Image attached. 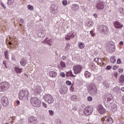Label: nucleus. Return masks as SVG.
<instances>
[{
  "label": "nucleus",
  "mask_w": 124,
  "mask_h": 124,
  "mask_svg": "<svg viewBox=\"0 0 124 124\" xmlns=\"http://www.w3.org/2000/svg\"><path fill=\"white\" fill-rule=\"evenodd\" d=\"M60 65L62 67V68H65L66 65L64 62L61 61L60 62Z\"/></svg>",
  "instance_id": "nucleus-29"
},
{
  "label": "nucleus",
  "mask_w": 124,
  "mask_h": 124,
  "mask_svg": "<svg viewBox=\"0 0 124 124\" xmlns=\"http://www.w3.org/2000/svg\"><path fill=\"white\" fill-rule=\"evenodd\" d=\"M93 111V108L92 106L86 107L83 110L85 116H90Z\"/></svg>",
  "instance_id": "nucleus-5"
},
{
  "label": "nucleus",
  "mask_w": 124,
  "mask_h": 124,
  "mask_svg": "<svg viewBox=\"0 0 124 124\" xmlns=\"http://www.w3.org/2000/svg\"><path fill=\"white\" fill-rule=\"evenodd\" d=\"M70 90L71 92H73L74 91V88L72 86H71L70 88Z\"/></svg>",
  "instance_id": "nucleus-50"
},
{
  "label": "nucleus",
  "mask_w": 124,
  "mask_h": 124,
  "mask_svg": "<svg viewBox=\"0 0 124 124\" xmlns=\"http://www.w3.org/2000/svg\"><path fill=\"white\" fill-rule=\"evenodd\" d=\"M66 85H68L69 86H71V82H70V81L67 80L66 81Z\"/></svg>",
  "instance_id": "nucleus-42"
},
{
  "label": "nucleus",
  "mask_w": 124,
  "mask_h": 124,
  "mask_svg": "<svg viewBox=\"0 0 124 124\" xmlns=\"http://www.w3.org/2000/svg\"><path fill=\"white\" fill-rule=\"evenodd\" d=\"M16 104H17V105H19V104H20V101L19 100L16 101Z\"/></svg>",
  "instance_id": "nucleus-57"
},
{
  "label": "nucleus",
  "mask_w": 124,
  "mask_h": 124,
  "mask_svg": "<svg viewBox=\"0 0 124 124\" xmlns=\"http://www.w3.org/2000/svg\"><path fill=\"white\" fill-rule=\"evenodd\" d=\"M41 91V87L40 86H36V89H35V92L37 93H39Z\"/></svg>",
  "instance_id": "nucleus-19"
},
{
  "label": "nucleus",
  "mask_w": 124,
  "mask_h": 124,
  "mask_svg": "<svg viewBox=\"0 0 124 124\" xmlns=\"http://www.w3.org/2000/svg\"><path fill=\"white\" fill-rule=\"evenodd\" d=\"M121 62V59H118L117 61V63H118V64H120Z\"/></svg>",
  "instance_id": "nucleus-47"
},
{
  "label": "nucleus",
  "mask_w": 124,
  "mask_h": 124,
  "mask_svg": "<svg viewBox=\"0 0 124 124\" xmlns=\"http://www.w3.org/2000/svg\"><path fill=\"white\" fill-rule=\"evenodd\" d=\"M113 76L115 78H117L118 77V73L115 72L113 74Z\"/></svg>",
  "instance_id": "nucleus-43"
},
{
  "label": "nucleus",
  "mask_w": 124,
  "mask_h": 124,
  "mask_svg": "<svg viewBox=\"0 0 124 124\" xmlns=\"http://www.w3.org/2000/svg\"><path fill=\"white\" fill-rule=\"evenodd\" d=\"M95 6L98 10H102L104 8V2L99 1L97 3Z\"/></svg>",
  "instance_id": "nucleus-10"
},
{
  "label": "nucleus",
  "mask_w": 124,
  "mask_h": 124,
  "mask_svg": "<svg viewBox=\"0 0 124 124\" xmlns=\"http://www.w3.org/2000/svg\"><path fill=\"white\" fill-rule=\"evenodd\" d=\"M73 110H74V111H76V110H77V108H76V107L73 108Z\"/></svg>",
  "instance_id": "nucleus-59"
},
{
  "label": "nucleus",
  "mask_w": 124,
  "mask_h": 124,
  "mask_svg": "<svg viewBox=\"0 0 124 124\" xmlns=\"http://www.w3.org/2000/svg\"><path fill=\"white\" fill-rule=\"evenodd\" d=\"M12 59L14 61V60H15V56H12Z\"/></svg>",
  "instance_id": "nucleus-60"
},
{
  "label": "nucleus",
  "mask_w": 124,
  "mask_h": 124,
  "mask_svg": "<svg viewBox=\"0 0 124 124\" xmlns=\"http://www.w3.org/2000/svg\"><path fill=\"white\" fill-rule=\"evenodd\" d=\"M57 75V72L55 71H51L49 72V76L52 78H55Z\"/></svg>",
  "instance_id": "nucleus-17"
},
{
  "label": "nucleus",
  "mask_w": 124,
  "mask_h": 124,
  "mask_svg": "<svg viewBox=\"0 0 124 124\" xmlns=\"http://www.w3.org/2000/svg\"><path fill=\"white\" fill-rule=\"evenodd\" d=\"M15 71H16V73H21V72H22V69H20L17 67H16L15 68Z\"/></svg>",
  "instance_id": "nucleus-30"
},
{
  "label": "nucleus",
  "mask_w": 124,
  "mask_h": 124,
  "mask_svg": "<svg viewBox=\"0 0 124 124\" xmlns=\"http://www.w3.org/2000/svg\"><path fill=\"white\" fill-rule=\"evenodd\" d=\"M72 9H73V10H75L76 11H78V9H79V7L76 5H73Z\"/></svg>",
  "instance_id": "nucleus-22"
},
{
  "label": "nucleus",
  "mask_w": 124,
  "mask_h": 124,
  "mask_svg": "<svg viewBox=\"0 0 124 124\" xmlns=\"http://www.w3.org/2000/svg\"><path fill=\"white\" fill-rule=\"evenodd\" d=\"M1 5L2 7H3V8L5 9V8H6V7L5 6V5H4V4H3V3L1 2Z\"/></svg>",
  "instance_id": "nucleus-48"
},
{
  "label": "nucleus",
  "mask_w": 124,
  "mask_h": 124,
  "mask_svg": "<svg viewBox=\"0 0 124 124\" xmlns=\"http://www.w3.org/2000/svg\"><path fill=\"white\" fill-rule=\"evenodd\" d=\"M49 115H50V116H53V115H54V111L53 110H49Z\"/></svg>",
  "instance_id": "nucleus-41"
},
{
  "label": "nucleus",
  "mask_w": 124,
  "mask_h": 124,
  "mask_svg": "<svg viewBox=\"0 0 124 124\" xmlns=\"http://www.w3.org/2000/svg\"><path fill=\"white\" fill-rule=\"evenodd\" d=\"M118 68H119V66H117V65L113 66V68H112L113 70H117V69H118Z\"/></svg>",
  "instance_id": "nucleus-38"
},
{
  "label": "nucleus",
  "mask_w": 124,
  "mask_h": 124,
  "mask_svg": "<svg viewBox=\"0 0 124 124\" xmlns=\"http://www.w3.org/2000/svg\"><path fill=\"white\" fill-rule=\"evenodd\" d=\"M74 35H73V33H72V34H70V33H69L68 34L66 35L65 36V39L66 40H70V39H71V38H74Z\"/></svg>",
  "instance_id": "nucleus-16"
},
{
  "label": "nucleus",
  "mask_w": 124,
  "mask_h": 124,
  "mask_svg": "<svg viewBox=\"0 0 124 124\" xmlns=\"http://www.w3.org/2000/svg\"><path fill=\"white\" fill-rule=\"evenodd\" d=\"M62 59H63V60H66V57L65 56H63L62 57Z\"/></svg>",
  "instance_id": "nucleus-55"
},
{
  "label": "nucleus",
  "mask_w": 124,
  "mask_h": 124,
  "mask_svg": "<svg viewBox=\"0 0 124 124\" xmlns=\"http://www.w3.org/2000/svg\"><path fill=\"white\" fill-rule=\"evenodd\" d=\"M104 86L105 87L106 89H108V88H109V84L107 82L104 83Z\"/></svg>",
  "instance_id": "nucleus-37"
},
{
  "label": "nucleus",
  "mask_w": 124,
  "mask_h": 124,
  "mask_svg": "<svg viewBox=\"0 0 124 124\" xmlns=\"http://www.w3.org/2000/svg\"><path fill=\"white\" fill-rule=\"evenodd\" d=\"M30 101L34 107H40V105H41V101L37 97L31 98Z\"/></svg>",
  "instance_id": "nucleus-2"
},
{
  "label": "nucleus",
  "mask_w": 124,
  "mask_h": 124,
  "mask_svg": "<svg viewBox=\"0 0 124 124\" xmlns=\"http://www.w3.org/2000/svg\"><path fill=\"white\" fill-rule=\"evenodd\" d=\"M113 25L116 29H122L124 27V25L118 21H115Z\"/></svg>",
  "instance_id": "nucleus-13"
},
{
  "label": "nucleus",
  "mask_w": 124,
  "mask_h": 124,
  "mask_svg": "<svg viewBox=\"0 0 124 124\" xmlns=\"http://www.w3.org/2000/svg\"><path fill=\"white\" fill-rule=\"evenodd\" d=\"M3 64L5 65V67H6V64H5V62H3Z\"/></svg>",
  "instance_id": "nucleus-64"
},
{
  "label": "nucleus",
  "mask_w": 124,
  "mask_h": 124,
  "mask_svg": "<svg viewBox=\"0 0 124 124\" xmlns=\"http://www.w3.org/2000/svg\"><path fill=\"white\" fill-rule=\"evenodd\" d=\"M99 32L102 34H107V33L109 32V29L107 26L101 25L100 26Z\"/></svg>",
  "instance_id": "nucleus-8"
},
{
  "label": "nucleus",
  "mask_w": 124,
  "mask_h": 124,
  "mask_svg": "<svg viewBox=\"0 0 124 124\" xmlns=\"http://www.w3.org/2000/svg\"><path fill=\"white\" fill-rule=\"evenodd\" d=\"M118 71L119 73H123V72L124 71V69L122 68H120L118 69Z\"/></svg>",
  "instance_id": "nucleus-44"
},
{
  "label": "nucleus",
  "mask_w": 124,
  "mask_h": 124,
  "mask_svg": "<svg viewBox=\"0 0 124 124\" xmlns=\"http://www.w3.org/2000/svg\"><path fill=\"white\" fill-rule=\"evenodd\" d=\"M28 123L29 124H34L37 123V118L35 117L31 116L28 118Z\"/></svg>",
  "instance_id": "nucleus-11"
},
{
  "label": "nucleus",
  "mask_w": 124,
  "mask_h": 124,
  "mask_svg": "<svg viewBox=\"0 0 124 124\" xmlns=\"http://www.w3.org/2000/svg\"><path fill=\"white\" fill-rule=\"evenodd\" d=\"M60 76H61V77H65V74H64V73L63 72H61L60 73Z\"/></svg>",
  "instance_id": "nucleus-39"
},
{
  "label": "nucleus",
  "mask_w": 124,
  "mask_h": 124,
  "mask_svg": "<svg viewBox=\"0 0 124 124\" xmlns=\"http://www.w3.org/2000/svg\"><path fill=\"white\" fill-rule=\"evenodd\" d=\"M9 88V84L8 82H4L0 83V92H4Z\"/></svg>",
  "instance_id": "nucleus-7"
},
{
  "label": "nucleus",
  "mask_w": 124,
  "mask_h": 124,
  "mask_svg": "<svg viewBox=\"0 0 124 124\" xmlns=\"http://www.w3.org/2000/svg\"><path fill=\"white\" fill-rule=\"evenodd\" d=\"M90 33L91 34L92 36H94L95 34H94V33H93V31H90Z\"/></svg>",
  "instance_id": "nucleus-49"
},
{
  "label": "nucleus",
  "mask_w": 124,
  "mask_h": 124,
  "mask_svg": "<svg viewBox=\"0 0 124 124\" xmlns=\"http://www.w3.org/2000/svg\"><path fill=\"white\" fill-rule=\"evenodd\" d=\"M8 44H9V45H12V43H11V42H9L8 43Z\"/></svg>",
  "instance_id": "nucleus-63"
},
{
  "label": "nucleus",
  "mask_w": 124,
  "mask_h": 124,
  "mask_svg": "<svg viewBox=\"0 0 124 124\" xmlns=\"http://www.w3.org/2000/svg\"><path fill=\"white\" fill-rule=\"evenodd\" d=\"M88 90L90 93L92 95L97 93V88H96L95 84L93 83L89 85Z\"/></svg>",
  "instance_id": "nucleus-3"
},
{
  "label": "nucleus",
  "mask_w": 124,
  "mask_h": 124,
  "mask_svg": "<svg viewBox=\"0 0 124 124\" xmlns=\"http://www.w3.org/2000/svg\"><path fill=\"white\" fill-rule=\"evenodd\" d=\"M83 70V66L80 64H76L73 67V70L75 74H79Z\"/></svg>",
  "instance_id": "nucleus-4"
},
{
  "label": "nucleus",
  "mask_w": 124,
  "mask_h": 124,
  "mask_svg": "<svg viewBox=\"0 0 124 124\" xmlns=\"http://www.w3.org/2000/svg\"><path fill=\"white\" fill-rule=\"evenodd\" d=\"M20 21L21 23H22V24H23V23H24V20H23V19L20 18Z\"/></svg>",
  "instance_id": "nucleus-56"
},
{
  "label": "nucleus",
  "mask_w": 124,
  "mask_h": 124,
  "mask_svg": "<svg viewBox=\"0 0 124 124\" xmlns=\"http://www.w3.org/2000/svg\"><path fill=\"white\" fill-rule=\"evenodd\" d=\"M62 3L64 6L66 5V4H67V0H63L62 1Z\"/></svg>",
  "instance_id": "nucleus-40"
},
{
  "label": "nucleus",
  "mask_w": 124,
  "mask_h": 124,
  "mask_svg": "<svg viewBox=\"0 0 124 124\" xmlns=\"http://www.w3.org/2000/svg\"><path fill=\"white\" fill-rule=\"evenodd\" d=\"M109 50L111 51V52H114L115 51V46L111 45L110 46H109Z\"/></svg>",
  "instance_id": "nucleus-27"
},
{
  "label": "nucleus",
  "mask_w": 124,
  "mask_h": 124,
  "mask_svg": "<svg viewBox=\"0 0 124 124\" xmlns=\"http://www.w3.org/2000/svg\"><path fill=\"white\" fill-rule=\"evenodd\" d=\"M27 7H28L29 10H30V11L33 10V6H31V5H28L27 6Z\"/></svg>",
  "instance_id": "nucleus-33"
},
{
  "label": "nucleus",
  "mask_w": 124,
  "mask_h": 124,
  "mask_svg": "<svg viewBox=\"0 0 124 124\" xmlns=\"http://www.w3.org/2000/svg\"><path fill=\"white\" fill-rule=\"evenodd\" d=\"M70 47V44H67L66 46L65 49H69Z\"/></svg>",
  "instance_id": "nucleus-45"
},
{
  "label": "nucleus",
  "mask_w": 124,
  "mask_h": 124,
  "mask_svg": "<svg viewBox=\"0 0 124 124\" xmlns=\"http://www.w3.org/2000/svg\"><path fill=\"white\" fill-rule=\"evenodd\" d=\"M71 99L73 101H76V100H77V96L75 95H73L71 97Z\"/></svg>",
  "instance_id": "nucleus-28"
},
{
  "label": "nucleus",
  "mask_w": 124,
  "mask_h": 124,
  "mask_svg": "<svg viewBox=\"0 0 124 124\" xmlns=\"http://www.w3.org/2000/svg\"><path fill=\"white\" fill-rule=\"evenodd\" d=\"M93 16H94V17H95V18H97V14H96V13L93 14Z\"/></svg>",
  "instance_id": "nucleus-54"
},
{
  "label": "nucleus",
  "mask_w": 124,
  "mask_h": 124,
  "mask_svg": "<svg viewBox=\"0 0 124 124\" xmlns=\"http://www.w3.org/2000/svg\"><path fill=\"white\" fill-rule=\"evenodd\" d=\"M20 64L22 66H25L27 64V60H25L24 58H22L20 61Z\"/></svg>",
  "instance_id": "nucleus-18"
},
{
  "label": "nucleus",
  "mask_w": 124,
  "mask_h": 124,
  "mask_svg": "<svg viewBox=\"0 0 124 124\" xmlns=\"http://www.w3.org/2000/svg\"><path fill=\"white\" fill-rule=\"evenodd\" d=\"M120 14H124V9L122 8L119 9Z\"/></svg>",
  "instance_id": "nucleus-34"
},
{
  "label": "nucleus",
  "mask_w": 124,
  "mask_h": 124,
  "mask_svg": "<svg viewBox=\"0 0 124 124\" xmlns=\"http://www.w3.org/2000/svg\"><path fill=\"white\" fill-rule=\"evenodd\" d=\"M102 121L103 122V124H113V119L112 117H111V116H108L105 118H102Z\"/></svg>",
  "instance_id": "nucleus-9"
},
{
  "label": "nucleus",
  "mask_w": 124,
  "mask_h": 124,
  "mask_svg": "<svg viewBox=\"0 0 124 124\" xmlns=\"http://www.w3.org/2000/svg\"><path fill=\"white\" fill-rule=\"evenodd\" d=\"M111 96V94H105L103 97H108L107 98V101H111L112 98L110 97Z\"/></svg>",
  "instance_id": "nucleus-20"
},
{
  "label": "nucleus",
  "mask_w": 124,
  "mask_h": 124,
  "mask_svg": "<svg viewBox=\"0 0 124 124\" xmlns=\"http://www.w3.org/2000/svg\"><path fill=\"white\" fill-rule=\"evenodd\" d=\"M42 105L44 107H45V108H47V105L45 103H42Z\"/></svg>",
  "instance_id": "nucleus-51"
},
{
  "label": "nucleus",
  "mask_w": 124,
  "mask_h": 124,
  "mask_svg": "<svg viewBox=\"0 0 124 124\" xmlns=\"http://www.w3.org/2000/svg\"><path fill=\"white\" fill-rule=\"evenodd\" d=\"M110 62L111 63H115V62H116V57L111 56L110 57Z\"/></svg>",
  "instance_id": "nucleus-21"
},
{
  "label": "nucleus",
  "mask_w": 124,
  "mask_h": 124,
  "mask_svg": "<svg viewBox=\"0 0 124 124\" xmlns=\"http://www.w3.org/2000/svg\"><path fill=\"white\" fill-rule=\"evenodd\" d=\"M1 103L3 106H4V107H6L9 104L8 103V99L7 98V97L5 96H3L1 100Z\"/></svg>",
  "instance_id": "nucleus-12"
},
{
  "label": "nucleus",
  "mask_w": 124,
  "mask_h": 124,
  "mask_svg": "<svg viewBox=\"0 0 124 124\" xmlns=\"http://www.w3.org/2000/svg\"><path fill=\"white\" fill-rule=\"evenodd\" d=\"M85 47V45L83 43H78V48L79 49H83Z\"/></svg>",
  "instance_id": "nucleus-25"
},
{
  "label": "nucleus",
  "mask_w": 124,
  "mask_h": 124,
  "mask_svg": "<svg viewBox=\"0 0 124 124\" xmlns=\"http://www.w3.org/2000/svg\"><path fill=\"white\" fill-rule=\"evenodd\" d=\"M120 45H124V42L121 41L120 43Z\"/></svg>",
  "instance_id": "nucleus-58"
},
{
  "label": "nucleus",
  "mask_w": 124,
  "mask_h": 124,
  "mask_svg": "<svg viewBox=\"0 0 124 124\" xmlns=\"http://www.w3.org/2000/svg\"><path fill=\"white\" fill-rule=\"evenodd\" d=\"M18 96L20 100H23L24 98L28 99L30 96V92L27 89H23L20 91Z\"/></svg>",
  "instance_id": "nucleus-1"
},
{
  "label": "nucleus",
  "mask_w": 124,
  "mask_h": 124,
  "mask_svg": "<svg viewBox=\"0 0 124 124\" xmlns=\"http://www.w3.org/2000/svg\"><path fill=\"white\" fill-rule=\"evenodd\" d=\"M121 102L122 104H124V95L121 98Z\"/></svg>",
  "instance_id": "nucleus-46"
},
{
  "label": "nucleus",
  "mask_w": 124,
  "mask_h": 124,
  "mask_svg": "<svg viewBox=\"0 0 124 124\" xmlns=\"http://www.w3.org/2000/svg\"><path fill=\"white\" fill-rule=\"evenodd\" d=\"M15 1V0H8L7 4L8 5H12Z\"/></svg>",
  "instance_id": "nucleus-26"
},
{
  "label": "nucleus",
  "mask_w": 124,
  "mask_h": 124,
  "mask_svg": "<svg viewBox=\"0 0 124 124\" xmlns=\"http://www.w3.org/2000/svg\"><path fill=\"white\" fill-rule=\"evenodd\" d=\"M97 110H98V112L100 113V114H104V113L106 112V110H105V109H104V108H103V107H102L100 105H99L98 106Z\"/></svg>",
  "instance_id": "nucleus-14"
},
{
  "label": "nucleus",
  "mask_w": 124,
  "mask_h": 124,
  "mask_svg": "<svg viewBox=\"0 0 124 124\" xmlns=\"http://www.w3.org/2000/svg\"><path fill=\"white\" fill-rule=\"evenodd\" d=\"M94 62H96L98 65H101V66L103 65V61L101 58H96L94 60Z\"/></svg>",
  "instance_id": "nucleus-15"
},
{
  "label": "nucleus",
  "mask_w": 124,
  "mask_h": 124,
  "mask_svg": "<svg viewBox=\"0 0 124 124\" xmlns=\"http://www.w3.org/2000/svg\"><path fill=\"white\" fill-rule=\"evenodd\" d=\"M106 68H107V69H109V70H110V69H111V68H112V66L108 65V66H107Z\"/></svg>",
  "instance_id": "nucleus-52"
},
{
  "label": "nucleus",
  "mask_w": 124,
  "mask_h": 124,
  "mask_svg": "<svg viewBox=\"0 0 124 124\" xmlns=\"http://www.w3.org/2000/svg\"><path fill=\"white\" fill-rule=\"evenodd\" d=\"M4 56L5 57V58L7 60H8V59H9V57H8V51H7V50L5 51V52H4Z\"/></svg>",
  "instance_id": "nucleus-32"
},
{
  "label": "nucleus",
  "mask_w": 124,
  "mask_h": 124,
  "mask_svg": "<svg viewBox=\"0 0 124 124\" xmlns=\"http://www.w3.org/2000/svg\"><path fill=\"white\" fill-rule=\"evenodd\" d=\"M87 101L89 102L93 101V97L92 96L87 97Z\"/></svg>",
  "instance_id": "nucleus-36"
},
{
  "label": "nucleus",
  "mask_w": 124,
  "mask_h": 124,
  "mask_svg": "<svg viewBox=\"0 0 124 124\" xmlns=\"http://www.w3.org/2000/svg\"><path fill=\"white\" fill-rule=\"evenodd\" d=\"M17 43H18V42L15 40V42L14 43H13V45H14V46L17 45Z\"/></svg>",
  "instance_id": "nucleus-53"
},
{
  "label": "nucleus",
  "mask_w": 124,
  "mask_h": 124,
  "mask_svg": "<svg viewBox=\"0 0 124 124\" xmlns=\"http://www.w3.org/2000/svg\"><path fill=\"white\" fill-rule=\"evenodd\" d=\"M119 82L120 83H124V76L122 75L120 76L119 78Z\"/></svg>",
  "instance_id": "nucleus-23"
},
{
  "label": "nucleus",
  "mask_w": 124,
  "mask_h": 124,
  "mask_svg": "<svg viewBox=\"0 0 124 124\" xmlns=\"http://www.w3.org/2000/svg\"><path fill=\"white\" fill-rule=\"evenodd\" d=\"M84 75L86 78H90L91 77V74L88 71H86Z\"/></svg>",
  "instance_id": "nucleus-24"
},
{
  "label": "nucleus",
  "mask_w": 124,
  "mask_h": 124,
  "mask_svg": "<svg viewBox=\"0 0 124 124\" xmlns=\"http://www.w3.org/2000/svg\"><path fill=\"white\" fill-rule=\"evenodd\" d=\"M119 91H120V89L119 88V87H116L115 88H114V92H115V93H118Z\"/></svg>",
  "instance_id": "nucleus-35"
},
{
  "label": "nucleus",
  "mask_w": 124,
  "mask_h": 124,
  "mask_svg": "<svg viewBox=\"0 0 124 124\" xmlns=\"http://www.w3.org/2000/svg\"><path fill=\"white\" fill-rule=\"evenodd\" d=\"M121 91H122V92H124V87L121 88Z\"/></svg>",
  "instance_id": "nucleus-61"
},
{
  "label": "nucleus",
  "mask_w": 124,
  "mask_h": 124,
  "mask_svg": "<svg viewBox=\"0 0 124 124\" xmlns=\"http://www.w3.org/2000/svg\"><path fill=\"white\" fill-rule=\"evenodd\" d=\"M9 40H10V37L6 39V41H9Z\"/></svg>",
  "instance_id": "nucleus-62"
},
{
  "label": "nucleus",
  "mask_w": 124,
  "mask_h": 124,
  "mask_svg": "<svg viewBox=\"0 0 124 124\" xmlns=\"http://www.w3.org/2000/svg\"><path fill=\"white\" fill-rule=\"evenodd\" d=\"M66 74H70L71 77H75V76L73 75L72 71L71 70L68 71L67 73Z\"/></svg>",
  "instance_id": "nucleus-31"
},
{
  "label": "nucleus",
  "mask_w": 124,
  "mask_h": 124,
  "mask_svg": "<svg viewBox=\"0 0 124 124\" xmlns=\"http://www.w3.org/2000/svg\"><path fill=\"white\" fill-rule=\"evenodd\" d=\"M44 99L48 104L54 103V97L51 94H47L44 97Z\"/></svg>",
  "instance_id": "nucleus-6"
}]
</instances>
